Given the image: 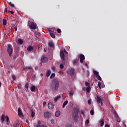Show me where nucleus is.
Segmentation results:
<instances>
[{
    "instance_id": "nucleus-29",
    "label": "nucleus",
    "mask_w": 127,
    "mask_h": 127,
    "mask_svg": "<svg viewBox=\"0 0 127 127\" xmlns=\"http://www.w3.org/2000/svg\"><path fill=\"white\" fill-rule=\"evenodd\" d=\"M60 68L61 69H63L64 68V65L63 64H60Z\"/></svg>"
},
{
    "instance_id": "nucleus-49",
    "label": "nucleus",
    "mask_w": 127,
    "mask_h": 127,
    "mask_svg": "<svg viewBox=\"0 0 127 127\" xmlns=\"http://www.w3.org/2000/svg\"><path fill=\"white\" fill-rule=\"evenodd\" d=\"M23 69L24 70H26V69H27V66H24Z\"/></svg>"
},
{
    "instance_id": "nucleus-63",
    "label": "nucleus",
    "mask_w": 127,
    "mask_h": 127,
    "mask_svg": "<svg viewBox=\"0 0 127 127\" xmlns=\"http://www.w3.org/2000/svg\"><path fill=\"white\" fill-rule=\"evenodd\" d=\"M18 89H20V86L18 87Z\"/></svg>"
},
{
    "instance_id": "nucleus-34",
    "label": "nucleus",
    "mask_w": 127,
    "mask_h": 127,
    "mask_svg": "<svg viewBox=\"0 0 127 127\" xmlns=\"http://www.w3.org/2000/svg\"><path fill=\"white\" fill-rule=\"evenodd\" d=\"M11 77H12L13 80H15V79H16V77H15V75H12Z\"/></svg>"
},
{
    "instance_id": "nucleus-48",
    "label": "nucleus",
    "mask_w": 127,
    "mask_h": 127,
    "mask_svg": "<svg viewBox=\"0 0 127 127\" xmlns=\"http://www.w3.org/2000/svg\"><path fill=\"white\" fill-rule=\"evenodd\" d=\"M10 6H12V7H14V4L11 3V5H10Z\"/></svg>"
},
{
    "instance_id": "nucleus-36",
    "label": "nucleus",
    "mask_w": 127,
    "mask_h": 127,
    "mask_svg": "<svg viewBox=\"0 0 127 127\" xmlns=\"http://www.w3.org/2000/svg\"><path fill=\"white\" fill-rule=\"evenodd\" d=\"M5 119H6V122H8V121H9V118H8V117L6 116V117H5Z\"/></svg>"
},
{
    "instance_id": "nucleus-42",
    "label": "nucleus",
    "mask_w": 127,
    "mask_h": 127,
    "mask_svg": "<svg viewBox=\"0 0 127 127\" xmlns=\"http://www.w3.org/2000/svg\"><path fill=\"white\" fill-rule=\"evenodd\" d=\"M76 62H77V61H76V60H74L73 61V64H76Z\"/></svg>"
},
{
    "instance_id": "nucleus-40",
    "label": "nucleus",
    "mask_w": 127,
    "mask_h": 127,
    "mask_svg": "<svg viewBox=\"0 0 127 127\" xmlns=\"http://www.w3.org/2000/svg\"><path fill=\"white\" fill-rule=\"evenodd\" d=\"M35 78H36V76H35V75H34V76L32 77V80H35Z\"/></svg>"
},
{
    "instance_id": "nucleus-33",
    "label": "nucleus",
    "mask_w": 127,
    "mask_h": 127,
    "mask_svg": "<svg viewBox=\"0 0 127 127\" xmlns=\"http://www.w3.org/2000/svg\"><path fill=\"white\" fill-rule=\"evenodd\" d=\"M90 113V114L91 115V116H93L94 114V110H91Z\"/></svg>"
},
{
    "instance_id": "nucleus-26",
    "label": "nucleus",
    "mask_w": 127,
    "mask_h": 127,
    "mask_svg": "<svg viewBox=\"0 0 127 127\" xmlns=\"http://www.w3.org/2000/svg\"><path fill=\"white\" fill-rule=\"evenodd\" d=\"M3 25H6V19H3L2 20Z\"/></svg>"
},
{
    "instance_id": "nucleus-2",
    "label": "nucleus",
    "mask_w": 127,
    "mask_h": 127,
    "mask_svg": "<svg viewBox=\"0 0 127 127\" xmlns=\"http://www.w3.org/2000/svg\"><path fill=\"white\" fill-rule=\"evenodd\" d=\"M28 24L30 29H33V30L36 29V24H35V23L28 22Z\"/></svg>"
},
{
    "instance_id": "nucleus-21",
    "label": "nucleus",
    "mask_w": 127,
    "mask_h": 127,
    "mask_svg": "<svg viewBox=\"0 0 127 127\" xmlns=\"http://www.w3.org/2000/svg\"><path fill=\"white\" fill-rule=\"evenodd\" d=\"M29 86V84H28V83H26V84L25 85V90L26 91H27V90H28Z\"/></svg>"
},
{
    "instance_id": "nucleus-62",
    "label": "nucleus",
    "mask_w": 127,
    "mask_h": 127,
    "mask_svg": "<svg viewBox=\"0 0 127 127\" xmlns=\"http://www.w3.org/2000/svg\"><path fill=\"white\" fill-rule=\"evenodd\" d=\"M8 72H9V73L10 74V71H8Z\"/></svg>"
},
{
    "instance_id": "nucleus-18",
    "label": "nucleus",
    "mask_w": 127,
    "mask_h": 127,
    "mask_svg": "<svg viewBox=\"0 0 127 127\" xmlns=\"http://www.w3.org/2000/svg\"><path fill=\"white\" fill-rule=\"evenodd\" d=\"M27 50L29 52H30V51L33 50V47H32V46H29L27 48Z\"/></svg>"
},
{
    "instance_id": "nucleus-17",
    "label": "nucleus",
    "mask_w": 127,
    "mask_h": 127,
    "mask_svg": "<svg viewBox=\"0 0 127 127\" xmlns=\"http://www.w3.org/2000/svg\"><path fill=\"white\" fill-rule=\"evenodd\" d=\"M61 114V113L60 112V111H57L55 113V116H56V117L58 118V117H59L60 116Z\"/></svg>"
},
{
    "instance_id": "nucleus-53",
    "label": "nucleus",
    "mask_w": 127,
    "mask_h": 127,
    "mask_svg": "<svg viewBox=\"0 0 127 127\" xmlns=\"http://www.w3.org/2000/svg\"><path fill=\"white\" fill-rule=\"evenodd\" d=\"M53 122H54L53 120H51V123H52V124H53Z\"/></svg>"
},
{
    "instance_id": "nucleus-43",
    "label": "nucleus",
    "mask_w": 127,
    "mask_h": 127,
    "mask_svg": "<svg viewBox=\"0 0 127 127\" xmlns=\"http://www.w3.org/2000/svg\"><path fill=\"white\" fill-rule=\"evenodd\" d=\"M88 105H91V100L88 101Z\"/></svg>"
},
{
    "instance_id": "nucleus-44",
    "label": "nucleus",
    "mask_w": 127,
    "mask_h": 127,
    "mask_svg": "<svg viewBox=\"0 0 127 127\" xmlns=\"http://www.w3.org/2000/svg\"><path fill=\"white\" fill-rule=\"evenodd\" d=\"M27 69H32V67L31 66H27Z\"/></svg>"
},
{
    "instance_id": "nucleus-7",
    "label": "nucleus",
    "mask_w": 127,
    "mask_h": 127,
    "mask_svg": "<svg viewBox=\"0 0 127 127\" xmlns=\"http://www.w3.org/2000/svg\"><path fill=\"white\" fill-rule=\"evenodd\" d=\"M60 57L63 61L65 60V54H64V52L61 51L60 54Z\"/></svg>"
},
{
    "instance_id": "nucleus-11",
    "label": "nucleus",
    "mask_w": 127,
    "mask_h": 127,
    "mask_svg": "<svg viewBox=\"0 0 127 127\" xmlns=\"http://www.w3.org/2000/svg\"><path fill=\"white\" fill-rule=\"evenodd\" d=\"M48 107L49 110H52V109L54 108V105H53V104H52V103L50 102L48 104Z\"/></svg>"
},
{
    "instance_id": "nucleus-12",
    "label": "nucleus",
    "mask_w": 127,
    "mask_h": 127,
    "mask_svg": "<svg viewBox=\"0 0 127 127\" xmlns=\"http://www.w3.org/2000/svg\"><path fill=\"white\" fill-rule=\"evenodd\" d=\"M18 115L19 116V117H20V118H21V117L23 116V114H22V111H21L20 108L18 109Z\"/></svg>"
},
{
    "instance_id": "nucleus-24",
    "label": "nucleus",
    "mask_w": 127,
    "mask_h": 127,
    "mask_svg": "<svg viewBox=\"0 0 127 127\" xmlns=\"http://www.w3.org/2000/svg\"><path fill=\"white\" fill-rule=\"evenodd\" d=\"M58 99H60V95L57 96L54 99L55 102H57V101L58 100Z\"/></svg>"
},
{
    "instance_id": "nucleus-14",
    "label": "nucleus",
    "mask_w": 127,
    "mask_h": 127,
    "mask_svg": "<svg viewBox=\"0 0 127 127\" xmlns=\"http://www.w3.org/2000/svg\"><path fill=\"white\" fill-rule=\"evenodd\" d=\"M48 45L51 48H52V47H54V44L52 41L49 42L48 43Z\"/></svg>"
},
{
    "instance_id": "nucleus-9",
    "label": "nucleus",
    "mask_w": 127,
    "mask_h": 127,
    "mask_svg": "<svg viewBox=\"0 0 127 127\" xmlns=\"http://www.w3.org/2000/svg\"><path fill=\"white\" fill-rule=\"evenodd\" d=\"M79 60L80 63H83V62H84V60H85V56L83 55H80L79 56Z\"/></svg>"
},
{
    "instance_id": "nucleus-5",
    "label": "nucleus",
    "mask_w": 127,
    "mask_h": 127,
    "mask_svg": "<svg viewBox=\"0 0 127 127\" xmlns=\"http://www.w3.org/2000/svg\"><path fill=\"white\" fill-rule=\"evenodd\" d=\"M51 113L48 111L45 112L44 114V117L45 119H49V118H51Z\"/></svg>"
},
{
    "instance_id": "nucleus-55",
    "label": "nucleus",
    "mask_w": 127,
    "mask_h": 127,
    "mask_svg": "<svg viewBox=\"0 0 127 127\" xmlns=\"http://www.w3.org/2000/svg\"><path fill=\"white\" fill-rule=\"evenodd\" d=\"M35 70H37L38 69V67L37 66H36L35 68Z\"/></svg>"
},
{
    "instance_id": "nucleus-47",
    "label": "nucleus",
    "mask_w": 127,
    "mask_h": 127,
    "mask_svg": "<svg viewBox=\"0 0 127 127\" xmlns=\"http://www.w3.org/2000/svg\"><path fill=\"white\" fill-rule=\"evenodd\" d=\"M64 51L65 54H68V52H67L65 50H64Z\"/></svg>"
},
{
    "instance_id": "nucleus-19",
    "label": "nucleus",
    "mask_w": 127,
    "mask_h": 127,
    "mask_svg": "<svg viewBox=\"0 0 127 127\" xmlns=\"http://www.w3.org/2000/svg\"><path fill=\"white\" fill-rule=\"evenodd\" d=\"M67 104H68V101H65L63 105V108H65V107L66 106V105H67Z\"/></svg>"
},
{
    "instance_id": "nucleus-50",
    "label": "nucleus",
    "mask_w": 127,
    "mask_h": 127,
    "mask_svg": "<svg viewBox=\"0 0 127 127\" xmlns=\"http://www.w3.org/2000/svg\"><path fill=\"white\" fill-rule=\"evenodd\" d=\"M105 127H110V125L106 124Z\"/></svg>"
},
{
    "instance_id": "nucleus-20",
    "label": "nucleus",
    "mask_w": 127,
    "mask_h": 127,
    "mask_svg": "<svg viewBox=\"0 0 127 127\" xmlns=\"http://www.w3.org/2000/svg\"><path fill=\"white\" fill-rule=\"evenodd\" d=\"M93 73H94V75L96 76V77H97L99 75V72H98L96 70H94Z\"/></svg>"
},
{
    "instance_id": "nucleus-6",
    "label": "nucleus",
    "mask_w": 127,
    "mask_h": 127,
    "mask_svg": "<svg viewBox=\"0 0 127 127\" xmlns=\"http://www.w3.org/2000/svg\"><path fill=\"white\" fill-rule=\"evenodd\" d=\"M67 73L70 76H73V74L75 73V70L73 68H70L67 70Z\"/></svg>"
},
{
    "instance_id": "nucleus-46",
    "label": "nucleus",
    "mask_w": 127,
    "mask_h": 127,
    "mask_svg": "<svg viewBox=\"0 0 127 127\" xmlns=\"http://www.w3.org/2000/svg\"><path fill=\"white\" fill-rule=\"evenodd\" d=\"M9 12H11V14H13V13H14V12H13V11H9Z\"/></svg>"
},
{
    "instance_id": "nucleus-59",
    "label": "nucleus",
    "mask_w": 127,
    "mask_h": 127,
    "mask_svg": "<svg viewBox=\"0 0 127 127\" xmlns=\"http://www.w3.org/2000/svg\"><path fill=\"white\" fill-rule=\"evenodd\" d=\"M1 87V83L0 82V88Z\"/></svg>"
},
{
    "instance_id": "nucleus-3",
    "label": "nucleus",
    "mask_w": 127,
    "mask_h": 127,
    "mask_svg": "<svg viewBox=\"0 0 127 127\" xmlns=\"http://www.w3.org/2000/svg\"><path fill=\"white\" fill-rule=\"evenodd\" d=\"M96 102L97 104H101V106L104 105V103H103V98H101V96H97Z\"/></svg>"
},
{
    "instance_id": "nucleus-37",
    "label": "nucleus",
    "mask_w": 127,
    "mask_h": 127,
    "mask_svg": "<svg viewBox=\"0 0 127 127\" xmlns=\"http://www.w3.org/2000/svg\"><path fill=\"white\" fill-rule=\"evenodd\" d=\"M85 85L86 86H90V83H89L88 82H85Z\"/></svg>"
},
{
    "instance_id": "nucleus-58",
    "label": "nucleus",
    "mask_w": 127,
    "mask_h": 127,
    "mask_svg": "<svg viewBox=\"0 0 127 127\" xmlns=\"http://www.w3.org/2000/svg\"><path fill=\"white\" fill-rule=\"evenodd\" d=\"M46 104V103H43V106H45V105Z\"/></svg>"
},
{
    "instance_id": "nucleus-8",
    "label": "nucleus",
    "mask_w": 127,
    "mask_h": 127,
    "mask_svg": "<svg viewBox=\"0 0 127 127\" xmlns=\"http://www.w3.org/2000/svg\"><path fill=\"white\" fill-rule=\"evenodd\" d=\"M41 62L43 63H46V62H47V61H48V58H47V57L43 56L41 59Z\"/></svg>"
},
{
    "instance_id": "nucleus-32",
    "label": "nucleus",
    "mask_w": 127,
    "mask_h": 127,
    "mask_svg": "<svg viewBox=\"0 0 127 127\" xmlns=\"http://www.w3.org/2000/svg\"><path fill=\"white\" fill-rule=\"evenodd\" d=\"M96 78H97L98 80H99L100 81L102 80V78L99 75L98 76H96Z\"/></svg>"
},
{
    "instance_id": "nucleus-22",
    "label": "nucleus",
    "mask_w": 127,
    "mask_h": 127,
    "mask_svg": "<svg viewBox=\"0 0 127 127\" xmlns=\"http://www.w3.org/2000/svg\"><path fill=\"white\" fill-rule=\"evenodd\" d=\"M86 92L87 93H90V91H91V87L90 86H88L87 88H86Z\"/></svg>"
},
{
    "instance_id": "nucleus-1",
    "label": "nucleus",
    "mask_w": 127,
    "mask_h": 127,
    "mask_svg": "<svg viewBox=\"0 0 127 127\" xmlns=\"http://www.w3.org/2000/svg\"><path fill=\"white\" fill-rule=\"evenodd\" d=\"M60 83V82L58 79H54L51 84V89L54 90V91H58V89L59 88V87H60V85H59Z\"/></svg>"
},
{
    "instance_id": "nucleus-41",
    "label": "nucleus",
    "mask_w": 127,
    "mask_h": 127,
    "mask_svg": "<svg viewBox=\"0 0 127 127\" xmlns=\"http://www.w3.org/2000/svg\"><path fill=\"white\" fill-rule=\"evenodd\" d=\"M52 70H53V71H55V66H53L52 67Z\"/></svg>"
},
{
    "instance_id": "nucleus-31",
    "label": "nucleus",
    "mask_w": 127,
    "mask_h": 127,
    "mask_svg": "<svg viewBox=\"0 0 127 127\" xmlns=\"http://www.w3.org/2000/svg\"><path fill=\"white\" fill-rule=\"evenodd\" d=\"M35 116V113H34V112L32 111L31 113L32 118H34Z\"/></svg>"
},
{
    "instance_id": "nucleus-39",
    "label": "nucleus",
    "mask_w": 127,
    "mask_h": 127,
    "mask_svg": "<svg viewBox=\"0 0 127 127\" xmlns=\"http://www.w3.org/2000/svg\"><path fill=\"white\" fill-rule=\"evenodd\" d=\"M85 124H86V125H88V124H89V120H87L85 121Z\"/></svg>"
},
{
    "instance_id": "nucleus-35",
    "label": "nucleus",
    "mask_w": 127,
    "mask_h": 127,
    "mask_svg": "<svg viewBox=\"0 0 127 127\" xmlns=\"http://www.w3.org/2000/svg\"><path fill=\"white\" fill-rule=\"evenodd\" d=\"M98 84L99 88L101 89V82L99 81Z\"/></svg>"
},
{
    "instance_id": "nucleus-54",
    "label": "nucleus",
    "mask_w": 127,
    "mask_h": 127,
    "mask_svg": "<svg viewBox=\"0 0 127 127\" xmlns=\"http://www.w3.org/2000/svg\"><path fill=\"white\" fill-rule=\"evenodd\" d=\"M40 76L41 77H43V73H41Z\"/></svg>"
},
{
    "instance_id": "nucleus-15",
    "label": "nucleus",
    "mask_w": 127,
    "mask_h": 127,
    "mask_svg": "<svg viewBox=\"0 0 127 127\" xmlns=\"http://www.w3.org/2000/svg\"><path fill=\"white\" fill-rule=\"evenodd\" d=\"M99 124H100V126H101V127H103L104 126V124H105V122L104 121V120L101 119L99 121Z\"/></svg>"
},
{
    "instance_id": "nucleus-38",
    "label": "nucleus",
    "mask_w": 127,
    "mask_h": 127,
    "mask_svg": "<svg viewBox=\"0 0 127 127\" xmlns=\"http://www.w3.org/2000/svg\"><path fill=\"white\" fill-rule=\"evenodd\" d=\"M57 32H58V33H60V32H61V30L60 29H58Z\"/></svg>"
},
{
    "instance_id": "nucleus-57",
    "label": "nucleus",
    "mask_w": 127,
    "mask_h": 127,
    "mask_svg": "<svg viewBox=\"0 0 127 127\" xmlns=\"http://www.w3.org/2000/svg\"><path fill=\"white\" fill-rule=\"evenodd\" d=\"M18 126V124H14V127H17Z\"/></svg>"
},
{
    "instance_id": "nucleus-51",
    "label": "nucleus",
    "mask_w": 127,
    "mask_h": 127,
    "mask_svg": "<svg viewBox=\"0 0 127 127\" xmlns=\"http://www.w3.org/2000/svg\"><path fill=\"white\" fill-rule=\"evenodd\" d=\"M38 125H40L41 124V122H40V121H38Z\"/></svg>"
},
{
    "instance_id": "nucleus-10",
    "label": "nucleus",
    "mask_w": 127,
    "mask_h": 127,
    "mask_svg": "<svg viewBox=\"0 0 127 127\" xmlns=\"http://www.w3.org/2000/svg\"><path fill=\"white\" fill-rule=\"evenodd\" d=\"M49 32L50 33L51 37L52 38H55V35L53 34V33L54 32V30H49Z\"/></svg>"
},
{
    "instance_id": "nucleus-4",
    "label": "nucleus",
    "mask_w": 127,
    "mask_h": 127,
    "mask_svg": "<svg viewBox=\"0 0 127 127\" xmlns=\"http://www.w3.org/2000/svg\"><path fill=\"white\" fill-rule=\"evenodd\" d=\"M7 52L9 54V56H11V54H12V48H11V45L10 44L8 45Z\"/></svg>"
},
{
    "instance_id": "nucleus-25",
    "label": "nucleus",
    "mask_w": 127,
    "mask_h": 127,
    "mask_svg": "<svg viewBox=\"0 0 127 127\" xmlns=\"http://www.w3.org/2000/svg\"><path fill=\"white\" fill-rule=\"evenodd\" d=\"M31 91L32 92H34V91H35V86H32L31 87Z\"/></svg>"
},
{
    "instance_id": "nucleus-60",
    "label": "nucleus",
    "mask_w": 127,
    "mask_h": 127,
    "mask_svg": "<svg viewBox=\"0 0 127 127\" xmlns=\"http://www.w3.org/2000/svg\"><path fill=\"white\" fill-rule=\"evenodd\" d=\"M85 66H86L87 67H88V64H85Z\"/></svg>"
},
{
    "instance_id": "nucleus-61",
    "label": "nucleus",
    "mask_w": 127,
    "mask_h": 127,
    "mask_svg": "<svg viewBox=\"0 0 127 127\" xmlns=\"http://www.w3.org/2000/svg\"><path fill=\"white\" fill-rule=\"evenodd\" d=\"M11 2H9V5H11Z\"/></svg>"
},
{
    "instance_id": "nucleus-16",
    "label": "nucleus",
    "mask_w": 127,
    "mask_h": 127,
    "mask_svg": "<svg viewBox=\"0 0 127 127\" xmlns=\"http://www.w3.org/2000/svg\"><path fill=\"white\" fill-rule=\"evenodd\" d=\"M51 74V70H48L47 71V72L46 73V76L47 77H49V76H50V75Z\"/></svg>"
},
{
    "instance_id": "nucleus-28",
    "label": "nucleus",
    "mask_w": 127,
    "mask_h": 127,
    "mask_svg": "<svg viewBox=\"0 0 127 127\" xmlns=\"http://www.w3.org/2000/svg\"><path fill=\"white\" fill-rule=\"evenodd\" d=\"M55 77V73H53L50 76V79H52V78H54Z\"/></svg>"
},
{
    "instance_id": "nucleus-27",
    "label": "nucleus",
    "mask_w": 127,
    "mask_h": 127,
    "mask_svg": "<svg viewBox=\"0 0 127 127\" xmlns=\"http://www.w3.org/2000/svg\"><path fill=\"white\" fill-rule=\"evenodd\" d=\"M5 117V116H4V115H2L1 116V120L2 122H4V118Z\"/></svg>"
},
{
    "instance_id": "nucleus-52",
    "label": "nucleus",
    "mask_w": 127,
    "mask_h": 127,
    "mask_svg": "<svg viewBox=\"0 0 127 127\" xmlns=\"http://www.w3.org/2000/svg\"><path fill=\"white\" fill-rule=\"evenodd\" d=\"M69 96H73V93L70 92L69 93Z\"/></svg>"
},
{
    "instance_id": "nucleus-23",
    "label": "nucleus",
    "mask_w": 127,
    "mask_h": 127,
    "mask_svg": "<svg viewBox=\"0 0 127 127\" xmlns=\"http://www.w3.org/2000/svg\"><path fill=\"white\" fill-rule=\"evenodd\" d=\"M18 44H23V41L21 39H18Z\"/></svg>"
},
{
    "instance_id": "nucleus-13",
    "label": "nucleus",
    "mask_w": 127,
    "mask_h": 127,
    "mask_svg": "<svg viewBox=\"0 0 127 127\" xmlns=\"http://www.w3.org/2000/svg\"><path fill=\"white\" fill-rule=\"evenodd\" d=\"M73 117L74 118V121H77V117H78V111H76L75 113H73Z\"/></svg>"
},
{
    "instance_id": "nucleus-30",
    "label": "nucleus",
    "mask_w": 127,
    "mask_h": 127,
    "mask_svg": "<svg viewBox=\"0 0 127 127\" xmlns=\"http://www.w3.org/2000/svg\"><path fill=\"white\" fill-rule=\"evenodd\" d=\"M37 127H46V126H44V125H37Z\"/></svg>"
},
{
    "instance_id": "nucleus-45",
    "label": "nucleus",
    "mask_w": 127,
    "mask_h": 127,
    "mask_svg": "<svg viewBox=\"0 0 127 127\" xmlns=\"http://www.w3.org/2000/svg\"><path fill=\"white\" fill-rule=\"evenodd\" d=\"M82 90L83 91H86V88L85 87H82Z\"/></svg>"
},
{
    "instance_id": "nucleus-64",
    "label": "nucleus",
    "mask_w": 127,
    "mask_h": 127,
    "mask_svg": "<svg viewBox=\"0 0 127 127\" xmlns=\"http://www.w3.org/2000/svg\"><path fill=\"white\" fill-rule=\"evenodd\" d=\"M118 123H120V121H118Z\"/></svg>"
},
{
    "instance_id": "nucleus-56",
    "label": "nucleus",
    "mask_w": 127,
    "mask_h": 127,
    "mask_svg": "<svg viewBox=\"0 0 127 127\" xmlns=\"http://www.w3.org/2000/svg\"><path fill=\"white\" fill-rule=\"evenodd\" d=\"M17 30V28L16 27H15V31H16Z\"/></svg>"
}]
</instances>
